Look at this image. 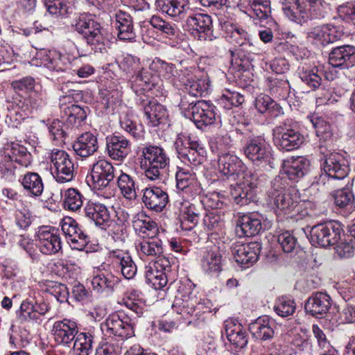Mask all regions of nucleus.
<instances>
[{
  "instance_id": "1",
  "label": "nucleus",
  "mask_w": 355,
  "mask_h": 355,
  "mask_svg": "<svg viewBox=\"0 0 355 355\" xmlns=\"http://www.w3.org/2000/svg\"><path fill=\"white\" fill-rule=\"evenodd\" d=\"M139 159L140 168L151 181L160 180L170 164V158L164 149L154 145L144 146Z\"/></svg>"
},
{
  "instance_id": "2",
  "label": "nucleus",
  "mask_w": 355,
  "mask_h": 355,
  "mask_svg": "<svg viewBox=\"0 0 355 355\" xmlns=\"http://www.w3.org/2000/svg\"><path fill=\"white\" fill-rule=\"evenodd\" d=\"M76 30L81 33L94 52L105 50L104 30L90 15H81L75 24Z\"/></svg>"
},
{
  "instance_id": "3",
  "label": "nucleus",
  "mask_w": 355,
  "mask_h": 355,
  "mask_svg": "<svg viewBox=\"0 0 355 355\" xmlns=\"http://www.w3.org/2000/svg\"><path fill=\"white\" fill-rule=\"evenodd\" d=\"M84 211L85 217L104 230L114 224L121 225L123 223L113 207H107L100 202L89 201L84 207Z\"/></svg>"
},
{
  "instance_id": "4",
  "label": "nucleus",
  "mask_w": 355,
  "mask_h": 355,
  "mask_svg": "<svg viewBox=\"0 0 355 355\" xmlns=\"http://www.w3.org/2000/svg\"><path fill=\"white\" fill-rule=\"evenodd\" d=\"M322 167L324 173L315 176L314 181L318 185H324L327 181L343 180L349 171L347 160L338 153L324 155Z\"/></svg>"
},
{
  "instance_id": "5",
  "label": "nucleus",
  "mask_w": 355,
  "mask_h": 355,
  "mask_svg": "<svg viewBox=\"0 0 355 355\" xmlns=\"http://www.w3.org/2000/svg\"><path fill=\"white\" fill-rule=\"evenodd\" d=\"M272 135L275 144L286 151L297 149L304 140L298 130L297 124L291 119H286L283 123L276 126L272 130Z\"/></svg>"
},
{
  "instance_id": "6",
  "label": "nucleus",
  "mask_w": 355,
  "mask_h": 355,
  "mask_svg": "<svg viewBox=\"0 0 355 355\" xmlns=\"http://www.w3.org/2000/svg\"><path fill=\"white\" fill-rule=\"evenodd\" d=\"M343 229L340 223L326 222L313 226L309 232V240L314 246L327 248L340 240Z\"/></svg>"
},
{
  "instance_id": "7",
  "label": "nucleus",
  "mask_w": 355,
  "mask_h": 355,
  "mask_svg": "<svg viewBox=\"0 0 355 355\" xmlns=\"http://www.w3.org/2000/svg\"><path fill=\"white\" fill-rule=\"evenodd\" d=\"M51 163V174L58 182L64 183L73 180L75 171L74 164L65 151L52 150Z\"/></svg>"
},
{
  "instance_id": "8",
  "label": "nucleus",
  "mask_w": 355,
  "mask_h": 355,
  "mask_svg": "<svg viewBox=\"0 0 355 355\" xmlns=\"http://www.w3.org/2000/svg\"><path fill=\"white\" fill-rule=\"evenodd\" d=\"M175 149L178 157L182 162H188L193 166L202 164L206 155L205 148L198 141H184L181 137H178L175 141Z\"/></svg>"
},
{
  "instance_id": "9",
  "label": "nucleus",
  "mask_w": 355,
  "mask_h": 355,
  "mask_svg": "<svg viewBox=\"0 0 355 355\" xmlns=\"http://www.w3.org/2000/svg\"><path fill=\"white\" fill-rule=\"evenodd\" d=\"M345 36L343 26L324 24L312 28L307 38L317 45L325 46L340 40Z\"/></svg>"
},
{
  "instance_id": "10",
  "label": "nucleus",
  "mask_w": 355,
  "mask_h": 355,
  "mask_svg": "<svg viewBox=\"0 0 355 355\" xmlns=\"http://www.w3.org/2000/svg\"><path fill=\"white\" fill-rule=\"evenodd\" d=\"M185 24L183 25L187 31H196V37L200 40L212 41L215 37L212 30V19L206 14L194 13L191 8V12L184 18Z\"/></svg>"
},
{
  "instance_id": "11",
  "label": "nucleus",
  "mask_w": 355,
  "mask_h": 355,
  "mask_svg": "<svg viewBox=\"0 0 355 355\" xmlns=\"http://www.w3.org/2000/svg\"><path fill=\"white\" fill-rule=\"evenodd\" d=\"M272 189L269 193L270 204L274 209L285 213L290 212L295 207V202L290 194L286 193L284 178H276L272 182Z\"/></svg>"
},
{
  "instance_id": "12",
  "label": "nucleus",
  "mask_w": 355,
  "mask_h": 355,
  "mask_svg": "<svg viewBox=\"0 0 355 355\" xmlns=\"http://www.w3.org/2000/svg\"><path fill=\"white\" fill-rule=\"evenodd\" d=\"M35 241V245L44 254H55L62 249V241L58 230L52 227H40Z\"/></svg>"
},
{
  "instance_id": "13",
  "label": "nucleus",
  "mask_w": 355,
  "mask_h": 355,
  "mask_svg": "<svg viewBox=\"0 0 355 355\" xmlns=\"http://www.w3.org/2000/svg\"><path fill=\"white\" fill-rule=\"evenodd\" d=\"M114 177L113 165L105 159L95 162L91 167L89 178L92 186L95 189L101 190L107 187L110 183L114 180ZM87 181L89 180H87Z\"/></svg>"
},
{
  "instance_id": "14",
  "label": "nucleus",
  "mask_w": 355,
  "mask_h": 355,
  "mask_svg": "<svg viewBox=\"0 0 355 355\" xmlns=\"http://www.w3.org/2000/svg\"><path fill=\"white\" fill-rule=\"evenodd\" d=\"M243 152L245 157L257 166L270 162L272 158L269 145L259 137L248 140L243 147Z\"/></svg>"
},
{
  "instance_id": "15",
  "label": "nucleus",
  "mask_w": 355,
  "mask_h": 355,
  "mask_svg": "<svg viewBox=\"0 0 355 355\" xmlns=\"http://www.w3.org/2000/svg\"><path fill=\"white\" fill-rule=\"evenodd\" d=\"M101 329L107 334L122 340L134 336V327L128 317H122L116 313L110 315L101 324Z\"/></svg>"
},
{
  "instance_id": "16",
  "label": "nucleus",
  "mask_w": 355,
  "mask_h": 355,
  "mask_svg": "<svg viewBox=\"0 0 355 355\" xmlns=\"http://www.w3.org/2000/svg\"><path fill=\"white\" fill-rule=\"evenodd\" d=\"M79 97H80V94L78 91L71 90L69 92L68 94L63 96L61 99L63 103L69 104L62 106L67 122L75 126L81 125L82 122L86 119L87 111H89L87 107H82L78 105L72 103V101H71V99L76 101Z\"/></svg>"
},
{
  "instance_id": "17",
  "label": "nucleus",
  "mask_w": 355,
  "mask_h": 355,
  "mask_svg": "<svg viewBox=\"0 0 355 355\" xmlns=\"http://www.w3.org/2000/svg\"><path fill=\"white\" fill-rule=\"evenodd\" d=\"M261 245L259 242L248 243H234L232 247V253L236 263L244 268H249L257 260Z\"/></svg>"
},
{
  "instance_id": "18",
  "label": "nucleus",
  "mask_w": 355,
  "mask_h": 355,
  "mask_svg": "<svg viewBox=\"0 0 355 355\" xmlns=\"http://www.w3.org/2000/svg\"><path fill=\"white\" fill-rule=\"evenodd\" d=\"M332 304L331 297L327 293L314 292L306 300L304 309L306 313L322 318L329 312Z\"/></svg>"
},
{
  "instance_id": "19",
  "label": "nucleus",
  "mask_w": 355,
  "mask_h": 355,
  "mask_svg": "<svg viewBox=\"0 0 355 355\" xmlns=\"http://www.w3.org/2000/svg\"><path fill=\"white\" fill-rule=\"evenodd\" d=\"M52 332L57 344L69 346L77 336L78 328L75 321L63 319L54 322Z\"/></svg>"
},
{
  "instance_id": "20",
  "label": "nucleus",
  "mask_w": 355,
  "mask_h": 355,
  "mask_svg": "<svg viewBox=\"0 0 355 355\" xmlns=\"http://www.w3.org/2000/svg\"><path fill=\"white\" fill-rule=\"evenodd\" d=\"M214 106L205 101H198L193 106L191 119L198 128L211 125L216 121Z\"/></svg>"
},
{
  "instance_id": "21",
  "label": "nucleus",
  "mask_w": 355,
  "mask_h": 355,
  "mask_svg": "<svg viewBox=\"0 0 355 355\" xmlns=\"http://www.w3.org/2000/svg\"><path fill=\"white\" fill-rule=\"evenodd\" d=\"M156 9L178 20H183L191 12L188 0H155Z\"/></svg>"
},
{
  "instance_id": "22",
  "label": "nucleus",
  "mask_w": 355,
  "mask_h": 355,
  "mask_svg": "<svg viewBox=\"0 0 355 355\" xmlns=\"http://www.w3.org/2000/svg\"><path fill=\"white\" fill-rule=\"evenodd\" d=\"M262 216L257 212L240 216L236 223V232L240 236H253L262 230Z\"/></svg>"
},
{
  "instance_id": "23",
  "label": "nucleus",
  "mask_w": 355,
  "mask_h": 355,
  "mask_svg": "<svg viewBox=\"0 0 355 355\" xmlns=\"http://www.w3.org/2000/svg\"><path fill=\"white\" fill-rule=\"evenodd\" d=\"M106 150L111 159L123 161L131 150L130 143L123 135H110L106 137Z\"/></svg>"
},
{
  "instance_id": "24",
  "label": "nucleus",
  "mask_w": 355,
  "mask_h": 355,
  "mask_svg": "<svg viewBox=\"0 0 355 355\" xmlns=\"http://www.w3.org/2000/svg\"><path fill=\"white\" fill-rule=\"evenodd\" d=\"M354 55V46L351 45L337 46L329 53V63L334 67L348 69L353 65Z\"/></svg>"
},
{
  "instance_id": "25",
  "label": "nucleus",
  "mask_w": 355,
  "mask_h": 355,
  "mask_svg": "<svg viewBox=\"0 0 355 355\" xmlns=\"http://www.w3.org/2000/svg\"><path fill=\"white\" fill-rule=\"evenodd\" d=\"M142 191V202L148 209L161 211L166 207L168 196L162 188L154 186L147 187Z\"/></svg>"
},
{
  "instance_id": "26",
  "label": "nucleus",
  "mask_w": 355,
  "mask_h": 355,
  "mask_svg": "<svg viewBox=\"0 0 355 355\" xmlns=\"http://www.w3.org/2000/svg\"><path fill=\"white\" fill-rule=\"evenodd\" d=\"M141 105L148 123L153 127L162 123L168 116L166 109L155 99L142 98Z\"/></svg>"
},
{
  "instance_id": "27",
  "label": "nucleus",
  "mask_w": 355,
  "mask_h": 355,
  "mask_svg": "<svg viewBox=\"0 0 355 355\" xmlns=\"http://www.w3.org/2000/svg\"><path fill=\"white\" fill-rule=\"evenodd\" d=\"M112 265L117 272L128 279H132L137 272V265L128 252H114Z\"/></svg>"
},
{
  "instance_id": "28",
  "label": "nucleus",
  "mask_w": 355,
  "mask_h": 355,
  "mask_svg": "<svg viewBox=\"0 0 355 355\" xmlns=\"http://www.w3.org/2000/svg\"><path fill=\"white\" fill-rule=\"evenodd\" d=\"M309 165L306 158L302 156L293 157L284 161L283 171L288 179L297 181L307 173Z\"/></svg>"
},
{
  "instance_id": "29",
  "label": "nucleus",
  "mask_w": 355,
  "mask_h": 355,
  "mask_svg": "<svg viewBox=\"0 0 355 355\" xmlns=\"http://www.w3.org/2000/svg\"><path fill=\"white\" fill-rule=\"evenodd\" d=\"M37 56L42 64L52 71H64L67 69L66 58L57 51L42 49Z\"/></svg>"
},
{
  "instance_id": "30",
  "label": "nucleus",
  "mask_w": 355,
  "mask_h": 355,
  "mask_svg": "<svg viewBox=\"0 0 355 355\" xmlns=\"http://www.w3.org/2000/svg\"><path fill=\"white\" fill-rule=\"evenodd\" d=\"M249 331L253 338L266 341L275 334L274 323L268 317H260L249 324Z\"/></svg>"
},
{
  "instance_id": "31",
  "label": "nucleus",
  "mask_w": 355,
  "mask_h": 355,
  "mask_svg": "<svg viewBox=\"0 0 355 355\" xmlns=\"http://www.w3.org/2000/svg\"><path fill=\"white\" fill-rule=\"evenodd\" d=\"M72 147L78 156L87 157L97 151L98 148L97 138L89 132H85L77 138Z\"/></svg>"
},
{
  "instance_id": "32",
  "label": "nucleus",
  "mask_w": 355,
  "mask_h": 355,
  "mask_svg": "<svg viewBox=\"0 0 355 355\" xmlns=\"http://www.w3.org/2000/svg\"><path fill=\"white\" fill-rule=\"evenodd\" d=\"M218 169L225 176L239 175L244 168L242 161L230 153L220 155L218 159Z\"/></svg>"
},
{
  "instance_id": "33",
  "label": "nucleus",
  "mask_w": 355,
  "mask_h": 355,
  "mask_svg": "<svg viewBox=\"0 0 355 355\" xmlns=\"http://www.w3.org/2000/svg\"><path fill=\"white\" fill-rule=\"evenodd\" d=\"M116 27L120 40L132 41L136 35L134 32L132 18L130 15L121 10L115 13Z\"/></svg>"
},
{
  "instance_id": "34",
  "label": "nucleus",
  "mask_w": 355,
  "mask_h": 355,
  "mask_svg": "<svg viewBox=\"0 0 355 355\" xmlns=\"http://www.w3.org/2000/svg\"><path fill=\"white\" fill-rule=\"evenodd\" d=\"M282 10L290 21L297 24L302 26L311 20L299 0H284L282 3Z\"/></svg>"
},
{
  "instance_id": "35",
  "label": "nucleus",
  "mask_w": 355,
  "mask_h": 355,
  "mask_svg": "<svg viewBox=\"0 0 355 355\" xmlns=\"http://www.w3.org/2000/svg\"><path fill=\"white\" fill-rule=\"evenodd\" d=\"M132 225L137 232L148 238H154L158 232L156 223L144 212L138 213L134 216Z\"/></svg>"
},
{
  "instance_id": "36",
  "label": "nucleus",
  "mask_w": 355,
  "mask_h": 355,
  "mask_svg": "<svg viewBox=\"0 0 355 355\" xmlns=\"http://www.w3.org/2000/svg\"><path fill=\"white\" fill-rule=\"evenodd\" d=\"M223 254L218 248H214L204 252L201 266L208 274L218 272L222 269Z\"/></svg>"
},
{
  "instance_id": "37",
  "label": "nucleus",
  "mask_w": 355,
  "mask_h": 355,
  "mask_svg": "<svg viewBox=\"0 0 355 355\" xmlns=\"http://www.w3.org/2000/svg\"><path fill=\"white\" fill-rule=\"evenodd\" d=\"M255 108L260 114H268L277 117L284 114L282 107L268 95L261 94L254 102Z\"/></svg>"
},
{
  "instance_id": "38",
  "label": "nucleus",
  "mask_w": 355,
  "mask_h": 355,
  "mask_svg": "<svg viewBox=\"0 0 355 355\" xmlns=\"http://www.w3.org/2000/svg\"><path fill=\"white\" fill-rule=\"evenodd\" d=\"M176 186L180 190L189 191L198 187L196 175L192 167H178L175 174Z\"/></svg>"
},
{
  "instance_id": "39",
  "label": "nucleus",
  "mask_w": 355,
  "mask_h": 355,
  "mask_svg": "<svg viewBox=\"0 0 355 355\" xmlns=\"http://www.w3.org/2000/svg\"><path fill=\"white\" fill-rule=\"evenodd\" d=\"M298 73L302 81L313 90L322 85V72L317 67L303 65L299 67Z\"/></svg>"
},
{
  "instance_id": "40",
  "label": "nucleus",
  "mask_w": 355,
  "mask_h": 355,
  "mask_svg": "<svg viewBox=\"0 0 355 355\" xmlns=\"http://www.w3.org/2000/svg\"><path fill=\"white\" fill-rule=\"evenodd\" d=\"M140 256L155 259L164 252L162 241L158 238H149L139 242L137 246Z\"/></svg>"
},
{
  "instance_id": "41",
  "label": "nucleus",
  "mask_w": 355,
  "mask_h": 355,
  "mask_svg": "<svg viewBox=\"0 0 355 355\" xmlns=\"http://www.w3.org/2000/svg\"><path fill=\"white\" fill-rule=\"evenodd\" d=\"M186 91L193 96H201L207 92L210 86V81L207 76L200 77L191 76L184 83Z\"/></svg>"
},
{
  "instance_id": "42",
  "label": "nucleus",
  "mask_w": 355,
  "mask_h": 355,
  "mask_svg": "<svg viewBox=\"0 0 355 355\" xmlns=\"http://www.w3.org/2000/svg\"><path fill=\"white\" fill-rule=\"evenodd\" d=\"M336 207L352 213L355 209L354 196L351 189L344 187L336 190L332 194Z\"/></svg>"
},
{
  "instance_id": "43",
  "label": "nucleus",
  "mask_w": 355,
  "mask_h": 355,
  "mask_svg": "<svg viewBox=\"0 0 355 355\" xmlns=\"http://www.w3.org/2000/svg\"><path fill=\"white\" fill-rule=\"evenodd\" d=\"M226 335L228 340L236 348L242 349L248 344L247 334L240 324H227Z\"/></svg>"
},
{
  "instance_id": "44",
  "label": "nucleus",
  "mask_w": 355,
  "mask_h": 355,
  "mask_svg": "<svg viewBox=\"0 0 355 355\" xmlns=\"http://www.w3.org/2000/svg\"><path fill=\"white\" fill-rule=\"evenodd\" d=\"M176 312L182 315H193L196 309H200L201 304L197 303L196 296H184L176 297L173 304Z\"/></svg>"
},
{
  "instance_id": "45",
  "label": "nucleus",
  "mask_w": 355,
  "mask_h": 355,
  "mask_svg": "<svg viewBox=\"0 0 355 355\" xmlns=\"http://www.w3.org/2000/svg\"><path fill=\"white\" fill-rule=\"evenodd\" d=\"M21 184L27 193L33 196H40L44 190L41 176L35 172H28L24 175Z\"/></svg>"
},
{
  "instance_id": "46",
  "label": "nucleus",
  "mask_w": 355,
  "mask_h": 355,
  "mask_svg": "<svg viewBox=\"0 0 355 355\" xmlns=\"http://www.w3.org/2000/svg\"><path fill=\"white\" fill-rule=\"evenodd\" d=\"M230 196L235 203L243 206L255 200L256 191L246 188L241 184H236L231 186Z\"/></svg>"
},
{
  "instance_id": "47",
  "label": "nucleus",
  "mask_w": 355,
  "mask_h": 355,
  "mask_svg": "<svg viewBox=\"0 0 355 355\" xmlns=\"http://www.w3.org/2000/svg\"><path fill=\"white\" fill-rule=\"evenodd\" d=\"M45 6L49 14L64 16L73 12L74 0H45Z\"/></svg>"
},
{
  "instance_id": "48",
  "label": "nucleus",
  "mask_w": 355,
  "mask_h": 355,
  "mask_svg": "<svg viewBox=\"0 0 355 355\" xmlns=\"http://www.w3.org/2000/svg\"><path fill=\"white\" fill-rule=\"evenodd\" d=\"M218 104L225 110H231L234 107L241 105L244 101V96L240 93L225 89L217 100Z\"/></svg>"
},
{
  "instance_id": "49",
  "label": "nucleus",
  "mask_w": 355,
  "mask_h": 355,
  "mask_svg": "<svg viewBox=\"0 0 355 355\" xmlns=\"http://www.w3.org/2000/svg\"><path fill=\"white\" fill-rule=\"evenodd\" d=\"M8 155L11 160L22 166L28 167L31 164V153L28 152L26 147L17 143L10 144Z\"/></svg>"
},
{
  "instance_id": "50",
  "label": "nucleus",
  "mask_w": 355,
  "mask_h": 355,
  "mask_svg": "<svg viewBox=\"0 0 355 355\" xmlns=\"http://www.w3.org/2000/svg\"><path fill=\"white\" fill-rule=\"evenodd\" d=\"M117 184L124 198L128 200H134L136 198L137 188L135 182L130 175L122 173L117 178Z\"/></svg>"
},
{
  "instance_id": "51",
  "label": "nucleus",
  "mask_w": 355,
  "mask_h": 355,
  "mask_svg": "<svg viewBox=\"0 0 355 355\" xmlns=\"http://www.w3.org/2000/svg\"><path fill=\"white\" fill-rule=\"evenodd\" d=\"M93 336L89 333H80L74 339L73 349L77 355H89L92 351Z\"/></svg>"
},
{
  "instance_id": "52",
  "label": "nucleus",
  "mask_w": 355,
  "mask_h": 355,
  "mask_svg": "<svg viewBox=\"0 0 355 355\" xmlns=\"http://www.w3.org/2000/svg\"><path fill=\"white\" fill-rule=\"evenodd\" d=\"M150 69L155 71L159 77L166 80L171 79L177 73L174 64L168 63L159 58H156L153 61L150 65Z\"/></svg>"
},
{
  "instance_id": "53",
  "label": "nucleus",
  "mask_w": 355,
  "mask_h": 355,
  "mask_svg": "<svg viewBox=\"0 0 355 355\" xmlns=\"http://www.w3.org/2000/svg\"><path fill=\"white\" fill-rule=\"evenodd\" d=\"M92 285L93 289L98 293H110L113 291L115 279L111 275L105 276L104 274H100L93 277Z\"/></svg>"
},
{
  "instance_id": "54",
  "label": "nucleus",
  "mask_w": 355,
  "mask_h": 355,
  "mask_svg": "<svg viewBox=\"0 0 355 355\" xmlns=\"http://www.w3.org/2000/svg\"><path fill=\"white\" fill-rule=\"evenodd\" d=\"M64 207L71 211H77L83 205V196L80 192L73 188L68 189L64 194Z\"/></svg>"
},
{
  "instance_id": "55",
  "label": "nucleus",
  "mask_w": 355,
  "mask_h": 355,
  "mask_svg": "<svg viewBox=\"0 0 355 355\" xmlns=\"http://www.w3.org/2000/svg\"><path fill=\"white\" fill-rule=\"evenodd\" d=\"M295 309L296 304L294 300L285 296L279 297L276 300L274 306L276 313L282 318H286L293 315Z\"/></svg>"
},
{
  "instance_id": "56",
  "label": "nucleus",
  "mask_w": 355,
  "mask_h": 355,
  "mask_svg": "<svg viewBox=\"0 0 355 355\" xmlns=\"http://www.w3.org/2000/svg\"><path fill=\"white\" fill-rule=\"evenodd\" d=\"M151 26L162 31L167 37H171L177 35V27L174 24L164 20L159 16L153 15L149 21Z\"/></svg>"
},
{
  "instance_id": "57",
  "label": "nucleus",
  "mask_w": 355,
  "mask_h": 355,
  "mask_svg": "<svg viewBox=\"0 0 355 355\" xmlns=\"http://www.w3.org/2000/svg\"><path fill=\"white\" fill-rule=\"evenodd\" d=\"M248 33L243 28H235L232 31V42H234L236 45L239 46L238 49L239 53H245L252 47L248 41Z\"/></svg>"
},
{
  "instance_id": "58",
  "label": "nucleus",
  "mask_w": 355,
  "mask_h": 355,
  "mask_svg": "<svg viewBox=\"0 0 355 355\" xmlns=\"http://www.w3.org/2000/svg\"><path fill=\"white\" fill-rule=\"evenodd\" d=\"M18 320L21 322L37 320L36 313L34 312L33 302L28 300L23 301L17 313Z\"/></svg>"
},
{
  "instance_id": "59",
  "label": "nucleus",
  "mask_w": 355,
  "mask_h": 355,
  "mask_svg": "<svg viewBox=\"0 0 355 355\" xmlns=\"http://www.w3.org/2000/svg\"><path fill=\"white\" fill-rule=\"evenodd\" d=\"M203 224L208 231L217 232L222 228L224 221L220 215L212 211L204 216Z\"/></svg>"
},
{
  "instance_id": "60",
  "label": "nucleus",
  "mask_w": 355,
  "mask_h": 355,
  "mask_svg": "<svg viewBox=\"0 0 355 355\" xmlns=\"http://www.w3.org/2000/svg\"><path fill=\"white\" fill-rule=\"evenodd\" d=\"M241 173L243 177V180L240 184L249 189L255 191L261 182V180L259 178V174L252 170H244V168Z\"/></svg>"
},
{
  "instance_id": "61",
  "label": "nucleus",
  "mask_w": 355,
  "mask_h": 355,
  "mask_svg": "<svg viewBox=\"0 0 355 355\" xmlns=\"http://www.w3.org/2000/svg\"><path fill=\"white\" fill-rule=\"evenodd\" d=\"M202 211L203 209L200 205L197 207L195 204H189L182 210V218L184 221H188L193 225H196L199 221Z\"/></svg>"
},
{
  "instance_id": "62",
  "label": "nucleus",
  "mask_w": 355,
  "mask_h": 355,
  "mask_svg": "<svg viewBox=\"0 0 355 355\" xmlns=\"http://www.w3.org/2000/svg\"><path fill=\"white\" fill-rule=\"evenodd\" d=\"M48 292L60 302H67L69 292L67 287L61 283L52 282L47 288Z\"/></svg>"
},
{
  "instance_id": "63",
  "label": "nucleus",
  "mask_w": 355,
  "mask_h": 355,
  "mask_svg": "<svg viewBox=\"0 0 355 355\" xmlns=\"http://www.w3.org/2000/svg\"><path fill=\"white\" fill-rule=\"evenodd\" d=\"M277 241L283 251L286 253L293 252L297 245V239L288 231L280 234L278 236Z\"/></svg>"
},
{
  "instance_id": "64",
  "label": "nucleus",
  "mask_w": 355,
  "mask_h": 355,
  "mask_svg": "<svg viewBox=\"0 0 355 355\" xmlns=\"http://www.w3.org/2000/svg\"><path fill=\"white\" fill-rule=\"evenodd\" d=\"M35 86V80L31 76H26L11 83V87L15 92L33 91Z\"/></svg>"
}]
</instances>
